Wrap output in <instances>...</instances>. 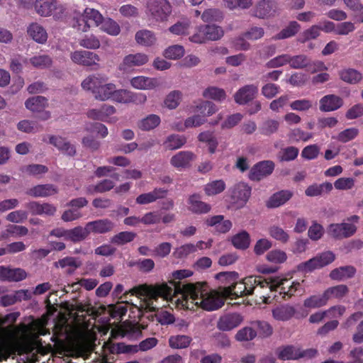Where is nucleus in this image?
Returning a JSON list of instances; mask_svg holds the SVG:
<instances>
[{"instance_id":"f257e3e1","label":"nucleus","mask_w":363,"mask_h":363,"mask_svg":"<svg viewBox=\"0 0 363 363\" xmlns=\"http://www.w3.org/2000/svg\"><path fill=\"white\" fill-rule=\"evenodd\" d=\"M162 295H169L171 293H182L183 307L193 310L194 306L211 311L221 308L224 305L223 298L216 294L209 291L206 282L174 285L169 288L166 284L152 291Z\"/></svg>"},{"instance_id":"f03ea898","label":"nucleus","mask_w":363,"mask_h":363,"mask_svg":"<svg viewBox=\"0 0 363 363\" xmlns=\"http://www.w3.org/2000/svg\"><path fill=\"white\" fill-rule=\"evenodd\" d=\"M193 274V272L188 269H181L177 270L172 273L173 278L174 281H169V284L167 283H162L159 285H156L155 286H149L147 285H139L138 286H135L129 291V293L131 295H135L136 296H145L147 299L145 301L143 308H144L145 311H157L158 308L154 305V301H156L159 297L163 298L165 300L168 298H171L172 296H175L177 295L180 294L182 296V293H171L169 295H162L158 293H153L152 291L162 286V285L166 284L167 287L172 288L174 287V285L181 284H189V283H186V281H182V280L191 277Z\"/></svg>"},{"instance_id":"7ed1b4c3","label":"nucleus","mask_w":363,"mask_h":363,"mask_svg":"<svg viewBox=\"0 0 363 363\" xmlns=\"http://www.w3.org/2000/svg\"><path fill=\"white\" fill-rule=\"evenodd\" d=\"M269 286L262 276H250L243 279L241 281L236 280L229 286L220 287V294L226 298L234 299L238 297L254 294L255 289Z\"/></svg>"},{"instance_id":"20e7f679","label":"nucleus","mask_w":363,"mask_h":363,"mask_svg":"<svg viewBox=\"0 0 363 363\" xmlns=\"http://www.w3.org/2000/svg\"><path fill=\"white\" fill-rule=\"evenodd\" d=\"M335 259V254L331 251H326L298 265V270L308 273L315 269H320L332 263Z\"/></svg>"},{"instance_id":"39448f33","label":"nucleus","mask_w":363,"mask_h":363,"mask_svg":"<svg viewBox=\"0 0 363 363\" xmlns=\"http://www.w3.org/2000/svg\"><path fill=\"white\" fill-rule=\"evenodd\" d=\"M147 8L157 21H165L172 12V6L167 0H150Z\"/></svg>"},{"instance_id":"423d86ee","label":"nucleus","mask_w":363,"mask_h":363,"mask_svg":"<svg viewBox=\"0 0 363 363\" xmlns=\"http://www.w3.org/2000/svg\"><path fill=\"white\" fill-rule=\"evenodd\" d=\"M70 58L74 63L77 65L85 67L95 66L94 69H97L99 67L100 57L90 51L76 50L71 53Z\"/></svg>"},{"instance_id":"0eeeda50","label":"nucleus","mask_w":363,"mask_h":363,"mask_svg":"<svg viewBox=\"0 0 363 363\" xmlns=\"http://www.w3.org/2000/svg\"><path fill=\"white\" fill-rule=\"evenodd\" d=\"M275 164L271 160H264L255 164L249 172V179L251 181H260L264 177L272 174Z\"/></svg>"},{"instance_id":"6e6552de","label":"nucleus","mask_w":363,"mask_h":363,"mask_svg":"<svg viewBox=\"0 0 363 363\" xmlns=\"http://www.w3.org/2000/svg\"><path fill=\"white\" fill-rule=\"evenodd\" d=\"M328 233L336 239L346 238L352 236L357 231L353 223H332L328 226Z\"/></svg>"},{"instance_id":"1a4fd4ad","label":"nucleus","mask_w":363,"mask_h":363,"mask_svg":"<svg viewBox=\"0 0 363 363\" xmlns=\"http://www.w3.org/2000/svg\"><path fill=\"white\" fill-rule=\"evenodd\" d=\"M258 94V87L255 84H247L240 88L234 95L235 101L239 105H245L252 101Z\"/></svg>"},{"instance_id":"9d476101","label":"nucleus","mask_w":363,"mask_h":363,"mask_svg":"<svg viewBox=\"0 0 363 363\" xmlns=\"http://www.w3.org/2000/svg\"><path fill=\"white\" fill-rule=\"evenodd\" d=\"M25 206L34 216H53L57 212V208L49 203L33 201L26 203Z\"/></svg>"},{"instance_id":"9b49d317","label":"nucleus","mask_w":363,"mask_h":363,"mask_svg":"<svg viewBox=\"0 0 363 363\" xmlns=\"http://www.w3.org/2000/svg\"><path fill=\"white\" fill-rule=\"evenodd\" d=\"M242 317L236 313L225 314L220 317L217 328L222 331H229L240 325Z\"/></svg>"},{"instance_id":"f8f14e48","label":"nucleus","mask_w":363,"mask_h":363,"mask_svg":"<svg viewBox=\"0 0 363 363\" xmlns=\"http://www.w3.org/2000/svg\"><path fill=\"white\" fill-rule=\"evenodd\" d=\"M319 109L322 112L334 111L340 108L343 105V100L340 96L335 94L325 95L320 99Z\"/></svg>"},{"instance_id":"ddd939ff","label":"nucleus","mask_w":363,"mask_h":363,"mask_svg":"<svg viewBox=\"0 0 363 363\" xmlns=\"http://www.w3.org/2000/svg\"><path fill=\"white\" fill-rule=\"evenodd\" d=\"M49 143L65 155L69 157H73L76 155L75 146L63 137L50 135Z\"/></svg>"},{"instance_id":"4468645a","label":"nucleus","mask_w":363,"mask_h":363,"mask_svg":"<svg viewBox=\"0 0 363 363\" xmlns=\"http://www.w3.org/2000/svg\"><path fill=\"white\" fill-rule=\"evenodd\" d=\"M167 190L163 188H155L153 191L141 194L135 199V202L140 205H145L153 203L158 199L166 197Z\"/></svg>"},{"instance_id":"2eb2a0df","label":"nucleus","mask_w":363,"mask_h":363,"mask_svg":"<svg viewBox=\"0 0 363 363\" xmlns=\"http://www.w3.org/2000/svg\"><path fill=\"white\" fill-rule=\"evenodd\" d=\"M89 232L95 234H105L111 232L115 224L108 218L99 219L87 223Z\"/></svg>"},{"instance_id":"dca6fc26","label":"nucleus","mask_w":363,"mask_h":363,"mask_svg":"<svg viewBox=\"0 0 363 363\" xmlns=\"http://www.w3.org/2000/svg\"><path fill=\"white\" fill-rule=\"evenodd\" d=\"M251 190L249 185L244 182H240L232 189L231 197L235 202L245 203L251 195Z\"/></svg>"},{"instance_id":"f3484780","label":"nucleus","mask_w":363,"mask_h":363,"mask_svg":"<svg viewBox=\"0 0 363 363\" xmlns=\"http://www.w3.org/2000/svg\"><path fill=\"white\" fill-rule=\"evenodd\" d=\"M293 195V192L290 190L277 191L269 197L266 202V206L269 208H278L289 201Z\"/></svg>"},{"instance_id":"a211bd4d","label":"nucleus","mask_w":363,"mask_h":363,"mask_svg":"<svg viewBox=\"0 0 363 363\" xmlns=\"http://www.w3.org/2000/svg\"><path fill=\"white\" fill-rule=\"evenodd\" d=\"M206 223L208 226L214 227L215 230L219 233H226L232 228V223L229 220H224L222 215L213 216L206 220Z\"/></svg>"},{"instance_id":"6ab92c4d","label":"nucleus","mask_w":363,"mask_h":363,"mask_svg":"<svg viewBox=\"0 0 363 363\" xmlns=\"http://www.w3.org/2000/svg\"><path fill=\"white\" fill-rule=\"evenodd\" d=\"M357 272L356 268L351 265L340 267L333 269L329 274L332 280L338 281L352 278Z\"/></svg>"},{"instance_id":"aec40b11","label":"nucleus","mask_w":363,"mask_h":363,"mask_svg":"<svg viewBox=\"0 0 363 363\" xmlns=\"http://www.w3.org/2000/svg\"><path fill=\"white\" fill-rule=\"evenodd\" d=\"M116 112V108L111 105L104 104L100 108H93L87 112L88 118L101 121H107V118Z\"/></svg>"},{"instance_id":"412c9836","label":"nucleus","mask_w":363,"mask_h":363,"mask_svg":"<svg viewBox=\"0 0 363 363\" xmlns=\"http://www.w3.org/2000/svg\"><path fill=\"white\" fill-rule=\"evenodd\" d=\"M277 9L276 3L272 0H261L258 2L255 10L257 17L264 18L272 16Z\"/></svg>"},{"instance_id":"4be33fe9","label":"nucleus","mask_w":363,"mask_h":363,"mask_svg":"<svg viewBox=\"0 0 363 363\" xmlns=\"http://www.w3.org/2000/svg\"><path fill=\"white\" fill-rule=\"evenodd\" d=\"M58 192L57 188L51 184H39L28 189L27 194L33 197H47Z\"/></svg>"},{"instance_id":"5701e85b","label":"nucleus","mask_w":363,"mask_h":363,"mask_svg":"<svg viewBox=\"0 0 363 363\" xmlns=\"http://www.w3.org/2000/svg\"><path fill=\"white\" fill-rule=\"evenodd\" d=\"M188 203L189 205V210L194 213H207L211 209V206L209 204L202 201L201 200L200 195L196 194L189 196L188 199Z\"/></svg>"},{"instance_id":"b1692460","label":"nucleus","mask_w":363,"mask_h":363,"mask_svg":"<svg viewBox=\"0 0 363 363\" xmlns=\"http://www.w3.org/2000/svg\"><path fill=\"white\" fill-rule=\"evenodd\" d=\"M272 317L278 321H288L291 319L295 313L296 309L290 305H282L277 306L272 311Z\"/></svg>"},{"instance_id":"393cba45","label":"nucleus","mask_w":363,"mask_h":363,"mask_svg":"<svg viewBox=\"0 0 363 363\" xmlns=\"http://www.w3.org/2000/svg\"><path fill=\"white\" fill-rule=\"evenodd\" d=\"M195 155L190 151H181L171 158V164L177 168H184L189 166Z\"/></svg>"},{"instance_id":"a878e982","label":"nucleus","mask_w":363,"mask_h":363,"mask_svg":"<svg viewBox=\"0 0 363 363\" xmlns=\"http://www.w3.org/2000/svg\"><path fill=\"white\" fill-rule=\"evenodd\" d=\"M147 61L148 57L145 54H130L124 57L123 63L121 65V68L125 69L127 68H130L135 66H141L146 64Z\"/></svg>"},{"instance_id":"bb28decb","label":"nucleus","mask_w":363,"mask_h":363,"mask_svg":"<svg viewBox=\"0 0 363 363\" xmlns=\"http://www.w3.org/2000/svg\"><path fill=\"white\" fill-rule=\"evenodd\" d=\"M35 9L41 16H51L52 11L56 9V0H36Z\"/></svg>"},{"instance_id":"cd10ccee","label":"nucleus","mask_w":363,"mask_h":363,"mask_svg":"<svg viewBox=\"0 0 363 363\" xmlns=\"http://www.w3.org/2000/svg\"><path fill=\"white\" fill-rule=\"evenodd\" d=\"M277 357L283 361L300 359L299 349L294 345L279 347L276 350Z\"/></svg>"},{"instance_id":"c85d7f7f","label":"nucleus","mask_w":363,"mask_h":363,"mask_svg":"<svg viewBox=\"0 0 363 363\" xmlns=\"http://www.w3.org/2000/svg\"><path fill=\"white\" fill-rule=\"evenodd\" d=\"M130 84L137 89H152L157 85L156 79L138 76L131 79Z\"/></svg>"},{"instance_id":"c756f323","label":"nucleus","mask_w":363,"mask_h":363,"mask_svg":"<svg viewBox=\"0 0 363 363\" xmlns=\"http://www.w3.org/2000/svg\"><path fill=\"white\" fill-rule=\"evenodd\" d=\"M263 279L268 284L269 286H267V289H269V291L266 289V287H264L262 289H255L254 294L256 295V296L262 299L263 303H268V300L272 297L271 294L273 291H276V287L281 283H274V281H273L272 278L266 279L263 277Z\"/></svg>"},{"instance_id":"7c9ffc66","label":"nucleus","mask_w":363,"mask_h":363,"mask_svg":"<svg viewBox=\"0 0 363 363\" xmlns=\"http://www.w3.org/2000/svg\"><path fill=\"white\" fill-rule=\"evenodd\" d=\"M28 35L37 43H44L47 41L48 34L45 28L37 23H31L28 28Z\"/></svg>"},{"instance_id":"2f4dec72","label":"nucleus","mask_w":363,"mask_h":363,"mask_svg":"<svg viewBox=\"0 0 363 363\" xmlns=\"http://www.w3.org/2000/svg\"><path fill=\"white\" fill-rule=\"evenodd\" d=\"M89 235L90 232L86 223L84 228L77 226L72 229L68 230L67 240H70L74 243L79 242L87 238Z\"/></svg>"},{"instance_id":"473e14b6","label":"nucleus","mask_w":363,"mask_h":363,"mask_svg":"<svg viewBox=\"0 0 363 363\" xmlns=\"http://www.w3.org/2000/svg\"><path fill=\"white\" fill-rule=\"evenodd\" d=\"M135 40L143 46L150 47L155 43L157 38L152 31L144 29L135 33Z\"/></svg>"},{"instance_id":"72a5a7b5","label":"nucleus","mask_w":363,"mask_h":363,"mask_svg":"<svg viewBox=\"0 0 363 363\" xmlns=\"http://www.w3.org/2000/svg\"><path fill=\"white\" fill-rule=\"evenodd\" d=\"M115 89L116 85L114 84L101 82L95 94V97L101 101L112 99Z\"/></svg>"},{"instance_id":"f704fd0d","label":"nucleus","mask_w":363,"mask_h":363,"mask_svg":"<svg viewBox=\"0 0 363 363\" xmlns=\"http://www.w3.org/2000/svg\"><path fill=\"white\" fill-rule=\"evenodd\" d=\"M25 106L33 112H40L48 106V99L42 96H33L26 101Z\"/></svg>"},{"instance_id":"c9c22d12","label":"nucleus","mask_w":363,"mask_h":363,"mask_svg":"<svg viewBox=\"0 0 363 363\" xmlns=\"http://www.w3.org/2000/svg\"><path fill=\"white\" fill-rule=\"evenodd\" d=\"M231 242L236 249L246 250L250 245V235L247 231L242 230L232 237Z\"/></svg>"},{"instance_id":"e433bc0d","label":"nucleus","mask_w":363,"mask_h":363,"mask_svg":"<svg viewBox=\"0 0 363 363\" xmlns=\"http://www.w3.org/2000/svg\"><path fill=\"white\" fill-rule=\"evenodd\" d=\"M202 32H204L207 40H218L224 35L223 29L220 26L214 24L203 25Z\"/></svg>"},{"instance_id":"4c0bfd02","label":"nucleus","mask_w":363,"mask_h":363,"mask_svg":"<svg viewBox=\"0 0 363 363\" xmlns=\"http://www.w3.org/2000/svg\"><path fill=\"white\" fill-rule=\"evenodd\" d=\"M349 292V288L345 284H340L328 288L325 291V296L329 301L331 298L342 299Z\"/></svg>"},{"instance_id":"58836bf2","label":"nucleus","mask_w":363,"mask_h":363,"mask_svg":"<svg viewBox=\"0 0 363 363\" xmlns=\"http://www.w3.org/2000/svg\"><path fill=\"white\" fill-rule=\"evenodd\" d=\"M160 122V118L157 115L150 114L140 120L138 123V126L142 130L150 131L157 127Z\"/></svg>"},{"instance_id":"ea45409f","label":"nucleus","mask_w":363,"mask_h":363,"mask_svg":"<svg viewBox=\"0 0 363 363\" xmlns=\"http://www.w3.org/2000/svg\"><path fill=\"white\" fill-rule=\"evenodd\" d=\"M100 26L101 30L110 35L116 36L121 33L119 24L111 18H104Z\"/></svg>"},{"instance_id":"a19ab883","label":"nucleus","mask_w":363,"mask_h":363,"mask_svg":"<svg viewBox=\"0 0 363 363\" xmlns=\"http://www.w3.org/2000/svg\"><path fill=\"white\" fill-rule=\"evenodd\" d=\"M320 35L319 25H313L301 33L297 38L300 43H305L311 40H315Z\"/></svg>"},{"instance_id":"79ce46f5","label":"nucleus","mask_w":363,"mask_h":363,"mask_svg":"<svg viewBox=\"0 0 363 363\" xmlns=\"http://www.w3.org/2000/svg\"><path fill=\"white\" fill-rule=\"evenodd\" d=\"M192 339L188 335H173L169 339V345L172 348L184 349L189 347Z\"/></svg>"},{"instance_id":"37998d69","label":"nucleus","mask_w":363,"mask_h":363,"mask_svg":"<svg viewBox=\"0 0 363 363\" xmlns=\"http://www.w3.org/2000/svg\"><path fill=\"white\" fill-rule=\"evenodd\" d=\"M313 133L306 132L300 128L292 129L288 133V138L291 143L306 142L313 138Z\"/></svg>"},{"instance_id":"c03bdc74","label":"nucleus","mask_w":363,"mask_h":363,"mask_svg":"<svg viewBox=\"0 0 363 363\" xmlns=\"http://www.w3.org/2000/svg\"><path fill=\"white\" fill-rule=\"evenodd\" d=\"M101 82H106V80L96 75H90L86 77L82 82V86L85 90H90L95 95L99 84Z\"/></svg>"},{"instance_id":"a18cd8bd","label":"nucleus","mask_w":363,"mask_h":363,"mask_svg":"<svg viewBox=\"0 0 363 363\" xmlns=\"http://www.w3.org/2000/svg\"><path fill=\"white\" fill-rule=\"evenodd\" d=\"M186 142L183 135L172 134L169 135L164 143V147L168 150H176L182 147Z\"/></svg>"},{"instance_id":"49530a36","label":"nucleus","mask_w":363,"mask_h":363,"mask_svg":"<svg viewBox=\"0 0 363 363\" xmlns=\"http://www.w3.org/2000/svg\"><path fill=\"white\" fill-rule=\"evenodd\" d=\"M301 26L296 21H291L287 27L276 35L274 39L281 40L294 36L300 30Z\"/></svg>"},{"instance_id":"de8ad7c7","label":"nucleus","mask_w":363,"mask_h":363,"mask_svg":"<svg viewBox=\"0 0 363 363\" xmlns=\"http://www.w3.org/2000/svg\"><path fill=\"white\" fill-rule=\"evenodd\" d=\"M325 291L322 295H313L304 301V306L306 308H315L324 306L328 303Z\"/></svg>"},{"instance_id":"09e8293b","label":"nucleus","mask_w":363,"mask_h":363,"mask_svg":"<svg viewBox=\"0 0 363 363\" xmlns=\"http://www.w3.org/2000/svg\"><path fill=\"white\" fill-rule=\"evenodd\" d=\"M340 79L349 84H357L362 77V74L354 69H347L340 72Z\"/></svg>"},{"instance_id":"8fccbe9b","label":"nucleus","mask_w":363,"mask_h":363,"mask_svg":"<svg viewBox=\"0 0 363 363\" xmlns=\"http://www.w3.org/2000/svg\"><path fill=\"white\" fill-rule=\"evenodd\" d=\"M136 237V233L129 231H123L111 238V242L117 245H123L130 242Z\"/></svg>"},{"instance_id":"3c124183","label":"nucleus","mask_w":363,"mask_h":363,"mask_svg":"<svg viewBox=\"0 0 363 363\" xmlns=\"http://www.w3.org/2000/svg\"><path fill=\"white\" fill-rule=\"evenodd\" d=\"M30 64L38 69H45L52 65V58L48 55H35L30 58Z\"/></svg>"},{"instance_id":"603ef678","label":"nucleus","mask_w":363,"mask_h":363,"mask_svg":"<svg viewBox=\"0 0 363 363\" xmlns=\"http://www.w3.org/2000/svg\"><path fill=\"white\" fill-rule=\"evenodd\" d=\"M311 65V59L306 55H291L290 67L292 69H303Z\"/></svg>"},{"instance_id":"864d4df0","label":"nucleus","mask_w":363,"mask_h":363,"mask_svg":"<svg viewBox=\"0 0 363 363\" xmlns=\"http://www.w3.org/2000/svg\"><path fill=\"white\" fill-rule=\"evenodd\" d=\"M203 96L206 99L220 101L225 99L226 94L223 89L210 86L203 91Z\"/></svg>"},{"instance_id":"5fc2aeb1","label":"nucleus","mask_w":363,"mask_h":363,"mask_svg":"<svg viewBox=\"0 0 363 363\" xmlns=\"http://www.w3.org/2000/svg\"><path fill=\"white\" fill-rule=\"evenodd\" d=\"M279 127V121L274 119H268L262 123L259 130L262 135L269 136L275 133L278 130Z\"/></svg>"},{"instance_id":"6e6d98bb","label":"nucleus","mask_w":363,"mask_h":363,"mask_svg":"<svg viewBox=\"0 0 363 363\" xmlns=\"http://www.w3.org/2000/svg\"><path fill=\"white\" fill-rule=\"evenodd\" d=\"M225 182L223 180L220 179L215 180L213 181L212 182L208 183L204 187V191L206 195L213 196L223 192L225 190Z\"/></svg>"},{"instance_id":"4d7b16f0","label":"nucleus","mask_w":363,"mask_h":363,"mask_svg":"<svg viewBox=\"0 0 363 363\" xmlns=\"http://www.w3.org/2000/svg\"><path fill=\"white\" fill-rule=\"evenodd\" d=\"M79 44L80 46L89 50L98 49L101 45L99 38L93 34L85 35L79 40Z\"/></svg>"},{"instance_id":"13d9d810","label":"nucleus","mask_w":363,"mask_h":363,"mask_svg":"<svg viewBox=\"0 0 363 363\" xmlns=\"http://www.w3.org/2000/svg\"><path fill=\"white\" fill-rule=\"evenodd\" d=\"M252 324L257 329L259 336L262 338L269 337L273 334V328L267 321L257 320L253 322Z\"/></svg>"},{"instance_id":"bf43d9fd","label":"nucleus","mask_w":363,"mask_h":363,"mask_svg":"<svg viewBox=\"0 0 363 363\" xmlns=\"http://www.w3.org/2000/svg\"><path fill=\"white\" fill-rule=\"evenodd\" d=\"M85 16L87 18L88 23L91 24V26H99L104 20L103 16L99 11L86 8L85 10Z\"/></svg>"},{"instance_id":"052dcab7","label":"nucleus","mask_w":363,"mask_h":363,"mask_svg":"<svg viewBox=\"0 0 363 363\" xmlns=\"http://www.w3.org/2000/svg\"><path fill=\"white\" fill-rule=\"evenodd\" d=\"M215 278L224 286H229L238 279V274L235 272H223L216 274Z\"/></svg>"},{"instance_id":"680f3d73","label":"nucleus","mask_w":363,"mask_h":363,"mask_svg":"<svg viewBox=\"0 0 363 363\" xmlns=\"http://www.w3.org/2000/svg\"><path fill=\"white\" fill-rule=\"evenodd\" d=\"M196 251V247H195V245L189 243L176 248L173 252V255L177 259H184Z\"/></svg>"},{"instance_id":"e2e57ef3","label":"nucleus","mask_w":363,"mask_h":363,"mask_svg":"<svg viewBox=\"0 0 363 363\" xmlns=\"http://www.w3.org/2000/svg\"><path fill=\"white\" fill-rule=\"evenodd\" d=\"M257 333L251 327H245L238 331L235 339L238 341H250L256 337Z\"/></svg>"},{"instance_id":"0e129e2a","label":"nucleus","mask_w":363,"mask_h":363,"mask_svg":"<svg viewBox=\"0 0 363 363\" xmlns=\"http://www.w3.org/2000/svg\"><path fill=\"white\" fill-rule=\"evenodd\" d=\"M223 18V13L217 9H206L201 15V18L204 22L220 21Z\"/></svg>"},{"instance_id":"69168bd1","label":"nucleus","mask_w":363,"mask_h":363,"mask_svg":"<svg viewBox=\"0 0 363 363\" xmlns=\"http://www.w3.org/2000/svg\"><path fill=\"white\" fill-rule=\"evenodd\" d=\"M291 55L283 54L279 55L266 63V67L269 69L277 68L289 64L290 65Z\"/></svg>"},{"instance_id":"338daca9","label":"nucleus","mask_w":363,"mask_h":363,"mask_svg":"<svg viewBox=\"0 0 363 363\" xmlns=\"http://www.w3.org/2000/svg\"><path fill=\"white\" fill-rule=\"evenodd\" d=\"M299 150L297 147L289 146L282 149L279 156V160L281 162H289L294 160L298 155Z\"/></svg>"},{"instance_id":"774afa93","label":"nucleus","mask_w":363,"mask_h":363,"mask_svg":"<svg viewBox=\"0 0 363 363\" xmlns=\"http://www.w3.org/2000/svg\"><path fill=\"white\" fill-rule=\"evenodd\" d=\"M359 134V130L356 128H347L337 135L336 140L340 143H347L354 139Z\"/></svg>"}]
</instances>
